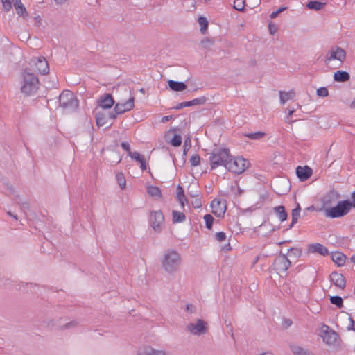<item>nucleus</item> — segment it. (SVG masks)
I'll return each instance as SVG.
<instances>
[{
	"mask_svg": "<svg viewBox=\"0 0 355 355\" xmlns=\"http://www.w3.org/2000/svg\"><path fill=\"white\" fill-rule=\"evenodd\" d=\"M349 205H351V208H355V191L352 193V201L349 200Z\"/></svg>",
	"mask_w": 355,
	"mask_h": 355,
	"instance_id": "052dcab7",
	"label": "nucleus"
},
{
	"mask_svg": "<svg viewBox=\"0 0 355 355\" xmlns=\"http://www.w3.org/2000/svg\"><path fill=\"white\" fill-rule=\"evenodd\" d=\"M17 203L21 205V208L22 209L28 208V206H29L28 203L26 202H22L19 198V200H17Z\"/></svg>",
	"mask_w": 355,
	"mask_h": 355,
	"instance_id": "6e6d98bb",
	"label": "nucleus"
},
{
	"mask_svg": "<svg viewBox=\"0 0 355 355\" xmlns=\"http://www.w3.org/2000/svg\"><path fill=\"white\" fill-rule=\"evenodd\" d=\"M5 10L8 11L12 8V2L10 0H1Z\"/></svg>",
	"mask_w": 355,
	"mask_h": 355,
	"instance_id": "09e8293b",
	"label": "nucleus"
},
{
	"mask_svg": "<svg viewBox=\"0 0 355 355\" xmlns=\"http://www.w3.org/2000/svg\"><path fill=\"white\" fill-rule=\"evenodd\" d=\"M290 348L294 355H313L311 352L297 345H290Z\"/></svg>",
	"mask_w": 355,
	"mask_h": 355,
	"instance_id": "cd10ccee",
	"label": "nucleus"
},
{
	"mask_svg": "<svg viewBox=\"0 0 355 355\" xmlns=\"http://www.w3.org/2000/svg\"><path fill=\"white\" fill-rule=\"evenodd\" d=\"M340 198V195L337 191L334 189L331 190L322 198V204L324 209L331 207Z\"/></svg>",
	"mask_w": 355,
	"mask_h": 355,
	"instance_id": "9d476101",
	"label": "nucleus"
},
{
	"mask_svg": "<svg viewBox=\"0 0 355 355\" xmlns=\"http://www.w3.org/2000/svg\"><path fill=\"white\" fill-rule=\"evenodd\" d=\"M202 44L204 47L209 48L211 44H212V42L209 39H207L202 41Z\"/></svg>",
	"mask_w": 355,
	"mask_h": 355,
	"instance_id": "bf43d9fd",
	"label": "nucleus"
},
{
	"mask_svg": "<svg viewBox=\"0 0 355 355\" xmlns=\"http://www.w3.org/2000/svg\"><path fill=\"white\" fill-rule=\"evenodd\" d=\"M308 250L311 253H318L322 256L329 254L328 249L319 243L310 244L308 247Z\"/></svg>",
	"mask_w": 355,
	"mask_h": 355,
	"instance_id": "6ab92c4d",
	"label": "nucleus"
},
{
	"mask_svg": "<svg viewBox=\"0 0 355 355\" xmlns=\"http://www.w3.org/2000/svg\"><path fill=\"white\" fill-rule=\"evenodd\" d=\"M177 198L180 203L181 204L182 207H184V202L185 200L184 191L183 188L180 185H178L177 187Z\"/></svg>",
	"mask_w": 355,
	"mask_h": 355,
	"instance_id": "f704fd0d",
	"label": "nucleus"
},
{
	"mask_svg": "<svg viewBox=\"0 0 355 355\" xmlns=\"http://www.w3.org/2000/svg\"><path fill=\"white\" fill-rule=\"evenodd\" d=\"M191 147L190 139L188 138L184 141L183 155H186L187 150Z\"/></svg>",
	"mask_w": 355,
	"mask_h": 355,
	"instance_id": "603ef678",
	"label": "nucleus"
},
{
	"mask_svg": "<svg viewBox=\"0 0 355 355\" xmlns=\"http://www.w3.org/2000/svg\"><path fill=\"white\" fill-rule=\"evenodd\" d=\"M38 72L42 75L49 73V67L46 60L44 57H40L33 60Z\"/></svg>",
	"mask_w": 355,
	"mask_h": 355,
	"instance_id": "dca6fc26",
	"label": "nucleus"
},
{
	"mask_svg": "<svg viewBox=\"0 0 355 355\" xmlns=\"http://www.w3.org/2000/svg\"><path fill=\"white\" fill-rule=\"evenodd\" d=\"M78 326V322L76 321H71L69 322L66 323L64 325L61 327L62 329H69L71 328H75Z\"/></svg>",
	"mask_w": 355,
	"mask_h": 355,
	"instance_id": "a18cd8bd",
	"label": "nucleus"
},
{
	"mask_svg": "<svg viewBox=\"0 0 355 355\" xmlns=\"http://www.w3.org/2000/svg\"><path fill=\"white\" fill-rule=\"evenodd\" d=\"M286 8H287L286 7H280V8H279L276 11L272 12L270 15V17L271 19H274V18L277 17L279 13H281L282 12H283L285 10H286Z\"/></svg>",
	"mask_w": 355,
	"mask_h": 355,
	"instance_id": "de8ad7c7",
	"label": "nucleus"
},
{
	"mask_svg": "<svg viewBox=\"0 0 355 355\" xmlns=\"http://www.w3.org/2000/svg\"><path fill=\"white\" fill-rule=\"evenodd\" d=\"M114 104V100L110 94L105 93L101 96L98 100V106L103 109L111 108Z\"/></svg>",
	"mask_w": 355,
	"mask_h": 355,
	"instance_id": "2eb2a0df",
	"label": "nucleus"
},
{
	"mask_svg": "<svg viewBox=\"0 0 355 355\" xmlns=\"http://www.w3.org/2000/svg\"><path fill=\"white\" fill-rule=\"evenodd\" d=\"M13 6L19 16L25 17L28 15L26 9L21 0H13Z\"/></svg>",
	"mask_w": 355,
	"mask_h": 355,
	"instance_id": "5701e85b",
	"label": "nucleus"
},
{
	"mask_svg": "<svg viewBox=\"0 0 355 355\" xmlns=\"http://www.w3.org/2000/svg\"><path fill=\"white\" fill-rule=\"evenodd\" d=\"M186 311L187 312L191 313H193V312L196 311V307L193 305L191 304H188L187 305V306H186Z\"/></svg>",
	"mask_w": 355,
	"mask_h": 355,
	"instance_id": "4d7b16f0",
	"label": "nucleus"
},
{
	"mask_svg": "<svg viewBox=\"0 0 355 355\" xmlns=\"http://www.w3.org/2000/svg\"><path fill=\"white\" fill-rule=\"evenodd\" d=\"M325 3L320 2L318 1H310L307 3L306 7L310 10L318 11L322 10L325 6Z\"/></svg>",
	"mask_w": 355,
	"mask_h": 355,
	"instance_id": "7c9ffc66",
	"label": "nucleus"
},
{
	"mask_svg": "<svg viewBox=\"0 0 355 355\" xmlns=\"http://www.w3.org/2000/svg\"><path fill=\"white\" fill-rule=\"evenodd\" d=\"M118 184L122 189H124L126 184L125 177L122 173H119L116 175Z\"/></svg>",
	"mask_w": 355,
	"mask_h": 355,
	"instance_id": "4c0bfd02",
	"label": "nucleus"
},
{
	"mask_svg": "<svg viewBox=\"0 0 355 355\" xmlns=\"http://www.w3.org/2000/svg\"><path fill=\"white\" fill-rule=\"evenodd\" d=\"M132 159L139 162L142 158H144L143 155H141L138 152H130L128 155Z\"/></svg>",
	"mask_w": 355,
	"mask_h": 355,
	"instance_id": "49530a36",
	"label": "nucleus"
},
{
	"mask_svg": "<svg viewBox=\"0 0 355 355\" xmlns=\"http://www.w3.org/2000/svg\"><path fill=\"white\" fill-rule=\"evenodd\" d=\"M273 210L281 222L285 221L287 219L288 214L283 205L275 207Z\"/></svg>",
	"mask_w": 355,
	"mask_h": 355,
	"instance_id": "b1692460",
	"label": "nucleus"
},
{
	"mask_svg": "<svg viewBox=\"0 0 355 355\" xmlns=\"http://www.w3.org/2000/svg\"><path fill=\"white\" fill-rule=\"evenodd\" d=\"M198 21L199 23V25L200 26V31L202 33H204L205 31L208 27V21L207 19L204 17H200L198 19Z\"/></svg>",
	"mask_w": 355,
	"mask_h": 355,
	"instance_id": "58836bf2",
	"label": "nucleus"
},
{
	"mask_svg": "<svg viewBox=\"0 0 355 355\" xmlns=\"http://www.w3.org/2000/svg\"><path fill=\"white\" fill-rule=\"evenodd\" d=\"M140 164H141V168L144 171V170H146V160L144 158H142L141 159V161L139 162Z\"/></svg>",
	"mask_w": 355,
	"mask_h": 355,
	"instance_id": "680f3d73",
	"label": "nucleus"
},
{
	"mask_svg": "<svg viewBox=\"0 0 355 355\" xmlns=\"http://www.w3.org/2000/svg\"><path fill=\"white\" fill-rule=\"evenodd\" d=\"M207 98L205 96H200L199 98L189 101L191 106L204 105L206 103Z\"/></svg>",
	"mask_w": 355,
	"mask_h": 355,
	"instance_id": "ea45409f",
	"label": "nucleus"
},
{
	"mask_svg": "<svg viewBox=\"0 0 355 355\" xmlns=\"http://www.w3.org/2000/svg\"><path fill=\"white\" fill-rule=\"evenodd\" d=\"M351 209L349 200L339 201L336 206L324 209L325 216L331 218H340L347 215Z\"/></svg>",
	"mask_w": 355,
	"mask_h": 355,
	"instance_id": "39448f33",
	"label": "nucleus"
},
{
	"mask_svg": "<svg viewBox=\"0 0 355 355\" xmlns=\"http://www.w3.org/2000/svg\"><path fill=\"white\" fill-rule=\"evenodd\" d=\"M169 143L175 147L180 146L182 144V137L180 135L175 134L173 137L169 141Z\"/></svg>",
	"mask_w": 355,
	"mask_h": 355,
	"instance_id": "c9c22d12",
	"label": "nucleus"
},
{
	"mask_svg": "<svg viewBox=\"0 0 355 355\" xmlns=\"http://www.w3.org/2000/svg\"><path fill=\"white\" fill-rule=\"evenodd\" d=\"M7 214L12 218H14L15 220H17L18 218H17V215H15L13 214L11 211H7Z\"/></svg>",
	"mask_w": 355,
	"mask_h": 355,
	"instance_id": "774afa93",
	"label": "nucleus"
},
{
	"mask_svg": "<svg viewBox=\"0 0 355 355\" xmlns=\"http://www.w3.org/2000/svg\"><path fill=\"white\" fill-rule=\"evenodd\" d=\"M231 154L228 148H216L209 156L210 167L211 170L218 166L227 168Z\"/></svg>",
	"mask_w": 355,
	"mask_h": 355,
	"instance_id": "f03ea898",
	"label": "nucleus"
},
{
	"mask_svg": "<svg viewBox=\"0 0 355 355\" xmlns=\"http://www.w3.org/2000/svg\"><path fill=\"white\" fill-rule=\"evenodd\" d=\"M312 169L308 166H299L296 168L297 176L301 181H305L308 180L312 175Z\"/></svg>",
	"mask_w": 355,
	"mask_h": 355,
	"instance_id": "a211bd4d",
	"label": "nucleus"
},
{
	"mask_svg": "<svg viewBox=\"0 0 355 355\" xmlns=\"http://www.w3.org/2000/svg\"><path fill=\"white\" fill-rule=\"evenodd\" d=\"M96 124L98 127L103 126L107 123V116L105 112H97L96 114Z\"/></svg>",
	"mask_w": 355,
	"mask_h": 355,
	"instance_id": "c85d7f7f",
	"label": "nucleus"
},
{
	"mask_svg": "<svg viewBox=\"0 0 355 355\" xmlns=\"http://www.w3.org/2000/svg\"><path fill=\"white\" fill-rule=\"evenodd\" d=\"M134 96H131L127 101L124 103H117L115 105L114 111L117 114H121L131 110L134 107Z\"/></svg>",
	"mask_w": 355,
	"mask_h": 355,
	"instance_id": "ddd939ff",
	"label": "nucleus"
},
{
	"mask_svg": "<svg viewBox=\"0 0 355 355\" xmlns=\"http://www.w3.org/2000/svg\"><path fill=\"white\" fill-rule=\"evenodd\" d=\"M211 207L212 209V213L217 217H223L226 211V205L225 202H222L220 200L215 198L211 202Z\"/></svg>",
	"mask_w": 355,
	"mask_h": 355,
	"instance_id": "f8f14e48",
	"label": "nucleus"
},
{
	"mask_svg": "<svg viewBox=\"0 0 355 355\" xmlns=\"http://www.w3.org/2000/svg\"><path fill=\"white\" fill-rule=\"evenodd\" d=\"M315 209V207L313 205H311V206L304 209L303 211V214L304 215H306L307 211H314Z\"/></svg>",
	"mask_w": 355,
	"mask_h": 355,
	"instance_id": "e2e57ef3",
	"label": "nucleus"
},
{
	"mask_svg": "<svg viewBox=\"0 0 355 355\" xmlns=\"http://www.w3.org/2000/svg\"><path fill=\"white\" fill-rule=\"evenodd\" d=\"M172 116L171 115H168V116H165L164 117H162V123H166L167 121H169L171 119H172Z\"/></svg>",
	"mask_w": 355,
	"mask_h": 355,
	"instance_id": "0e129e2a",
	"label": "nucleus"
},
{
	"mask_svg": "<svg viewBox=\"0 0 355 355\" xmlns=\"http://www.w3.org/2000/svg\"><path fill=\"white\" fill-rule=\"evenodd\" d=\"M346 258V256L340 252H335L331 254V259L338 266H343L345 263Z\"/></svg>",
	"mask_w": 355,
	"mask_h": 355,
	"instance_id": "4be33fe9",
	"label": "nucleus"
},
{
	"mask_svg": "<svg viewBox=\"0 0 355 355\" xmlns=\"http://www.w3.org/2000/svg\"><path fill=\"white\" fill-rule=\"evenodd\" d=\"M161 263L166 272L173 274L177 272L180 268V255L175 250H168L164 253Z\"/></svg>",
	"mask_w": 355,
	"mask_h": 355,
	"instance_id": "f257e3e1",
	"label": "nucleus"
},
{
	"mask_svg": "<svg viewBox=\"0 0 355 355\" xmlns=\"http://www.w3.org/2000/svg\"><path fill=\"white\" fill-rule=\"evenodd\" d=\"M186 216L183 212L176 210L172 211V221L173 223H179L185 221Z\"/></svg>",
	"mask_w": 355,
	"mask_h": 355,
	"instance_id": "bb28decb",
	"label": "nucleus"
},
{
	"mask_svg": "<svg viewBox=\"0 0 355 355\" xmlns=\"http://www.w3.org/2000/svg\"><path fill=\"white\" fill-rule=\"evenodd\" d=\"M295 96V92L290 91L288 92L279 91V98L282 104H284L286 101L292 99Z\"/></svg>",
	"mask_w": 355,
	"mask_h": 355,
	"instance_id": "2f4dec72",
	"label": "nucleus"
},
{
	"mask_svg": "<svg viewBox=\"0 0 355 355\" xmlns=\"http://www.w3.org/2000/svg\"><path fill=\"white\" fill-rule=\"evenodd\" d=\"M121 146L124 150L127 151L128 153V154L130 153V152H131L130 146L129 143H128L126 141H123L121 144Z\"/></svg>",
	"mask_w": 355,
	"mask_h": 355,
	"instance_id": "864d4df0",
	"label": "nucleus"
},
{
	"mask_svg": "<svg viewBox=\"0 0 355 355\" xmlns=\"http://www.w3.org/2000/svg\"><path fill=\"white\" fill-rule=\"evenodd\" d=\"M169 88L175 92H182L187 89V85L183 82L170 80L168 81Z\"/></svg>",
	"mask_w": 355,
	"mask_h": 355,
	"instance_id": "412c9836",
	"label": "nucleus"
},
{
	"mask_svg": "<svg viewBox=\"0 0 355 355\" xmlns=\"http://www.w3.org/2000/svg\"><path fill=\"white\" fill-rule=\"evenodd\" d=\"M349 320L350 321V325H349L347 327V329L348 331H351V330H354L355 331V321L352 319V317H349Z\"/></svg>",
	"mask_w": 355,
	"mask_h": 355,
	"instance_id": "5fc2aeb1",
	"label": "nucleus"
},
{
	"mask_svg": "<svg viewBox=\"0 0 355 355\" xmlns=\"http://www.w3.org/2000/svg\"><path fill=\"white\" fill-rule=\"evenodd\" d=\"M248 162L242 157H231L230 159L227 169L232 173L241 174L248 168Z\"/></svg>",
	"mask_w": 355,
	"mask_h": 355,
	"instance_id": "423d86ee",
	"label": "nucleus"
},
{
	"mask_svg": "<svg viewBox=\"0 0 355 355\" xmlns=\"http://www.w3.org/2000/svg\"><path fill=\"white\" fill-rule=\"evenodd\" d=\"M245 2L244 0H234L233 7L238 11H243L245 9Z\"/></svg>",
	"mask_w": 355,
	"mask_h": 355,
	"instance_id": "e433bc0d",
	"label": "nucleus"
},
{
	"mask_svg": "<svg viewBox=\"0 0 355 355\" xmlns=\"http://www.w3.org/2000/svg\"><path fill=\"white\" fill-rule=\"evenodd\" d=\"M107 114V120L108 119H111V120H114L116 118V112H110L108 113H106Z\"/></svg>",
	"mask_w": 355,
	"mask_h": 355,
	"instance_id": "13d9d810",
	"label": "nucleus"
},
{
	"mask_svg": "<svg viewBox=\"0 0 355 355\" xmlns=\"http://www.w3.org/2000/svg\"><path fill=\"white\" fill-rule=\"evenodd\" d=\"M329 300L332 304L336 305L338 308L343 306V300L338 295L331 296Z\"/></svg>",
	"mask_w": 355,
	"mask_h": 355,
	"instance_id": "72a5a7b5",
	"label": "nucleus"
},
{
	"mask_svg": "<svg viewBox=\"0 0 355 355\" xmlns=\"http://www.w3.org/2000/svg\"><path fill=\"white\" fill-rule=\"evenodd\" d=\"M325 327L329 329L328 326H325ZM338 337V334L333 330L327 329L322 331V338L323 341L329 345L335 344Z\"/></svg>",
	"mask_w": 355,
	"mask_h": 355,
	"instance_id": "4468645a",
	"label": "nucleus"
},
{
	"mask_svg": "<svg viewBox=\"0 0 355 355\" xmlns=\"http://www.w3.org/2000/svg\"><path fill=\"white\" fill-rule=\"evenodd\" d=\"M334 79L336 82H347L350 79V75L345 71H337L334 74Z\"/></svg>",
	"mask_w": 355,
	"mask_h": 355,
	"instance_id": "393cba45",
	"label": "nucleus"
},
{
	"mask_svg": "<svg viewBox=\"0 0 355 355\" xmlns=\"http://www.w3.org/2000/svg\"><path fill=\"white\" fill-rule=\"evenodd\" d=\"M291 266V261L288 259L286 254H280L275 259L273 262L274 269L280 275L282 273H286Z\"/></svg>",
	"mask_w": 355,
	"mask_h": 355,
	"instance_id": "0eeeda50",
	"label": "nucleus"
},
{
	"mask_svg": "<svg viewBox=\"0 0 355 355\" xmlns=\"http://www.w3.org/2000/svg\"><path fill=\"white\" fill-rule=\"evenodd\" d=\"M147 193L151 197L161 198L162 192L160 189L156 186H148L147 187Z\"/></svg>",
	"mask_w": 355,
	"mask_h": 355,
	"instance_id": "c756f323",
	"label": "nucleus"
},
{
	"mask_svg": "<svg viewBox=\"0 0 355 355\" xmlns=\"http://www.w3.org/2000/svg\"><path fill=\"white\" fill-rule=\"evenodd\" d=\"M195 207H201V202L200 199H196L195 200Z\"/></svg>",
	"mask_w": 355,
	"mask_h": 355,
	"instance_id": "69168bd1",
	"label": "nucleus"
},
{
	"mask_svg": "<svg viewBox=\"0 0 355 355\" xmlns=\"http://www.w3.org/2000/svg\"><path fill=\"white\" fill-rule=\"evenodd\" d=\"M67 0H54L56 4L62 5Z\"/></svg>",
	"mask_w": 355,
	"mask_h": 355,
	"instance_id": "338daca9",
	"label": "nucleus"
},
{
	"mask_svg": "<svg viewBox=\"0 0 355 355\" xmlns=\"http://www.w3.org/2000/svg\"><path fill=\"white\" fill-rule=\"evenodd\" d=\"M204 220L205 221L206 227L209 230H211L212 228L213 222L214 220V218L211 214H206L204 216Z\"/></svg>",
	"mask_w": 355,
	"mask_h": 355,
	"instance_id": "a19ab883",
	"label": "nucleus"
},
{
	"mask_svg": "<svg viewBox=\"0 0 355 355\" xmlns=\"http://www.w3.org/2000/svg\"><path fill=\"white\" fill-rule=\"evenodd\" d=\"M346 58L345 51L340 47H332L327 53L324 59L325 64H328L331 61L337 60L340 62L345 61Z\"/></svg>",
	"mask_w": 355,
	"mask_h": 355,
	"instance_id": "6e6552de",
	"label": "nucleus"
},
{
	"mask_svg": "<svg viewBox=\"0 0 355 355\" xmlns=\"http://www.w3.org/2000/svg\"><path fill=\"white\" fill-rule=\"evenodd\" d=\"M215 236L216 239L220 242H223L226 239V234L223 232H217Z\"/></svg>",
	"mask_w": 355,
	"mask_h": 355,
	"instance_id": "8fccbe9b",
	"label": "nucleus"
},
{
	"mask_svg": "<svg viewBox=\"0 0 355 355\" xmlns=\"http://www.w3.org/2000/svg\"><path fill=\"white\" fill-rule=\"evenodd\" d=\"M300 211H301V207L299 203L297 204V206L295 209L292 210L291 216H292V221L289 225V228H292L297 223L300 217Z\"/></svg>",
	"mask_w": 355,
	"mask_h": 355,
	"instance_id": "a878e982",
	"label": "nucleus"
},
{
	"mask_svg": "<svg viewBox=\"0 0 355 355\" xmlns=\"http://www.w3.org/2000/svg\"><path fill=\"white\" fill-rule=\"evenodd\" d=\"M60 107L64 112H71L75 111L78 107V101L74 94L69 90H64L59 96Z\"/></svg>",
	"mask_w": 355,
	"mask_h": 355,
	"instance_id": "20e7f679",
	"label": "nucleus"
},
{
	"mask_svg": "<svg viewBox=\"0 0 355 355\" xmlns=\"http://www.w3.org/2000/svg\"><path fill=\"white\" fill-rule=\"evenodd\" d=\"M190 105H191V103L189 101H184V102L178 103L175 107H174V108L176 110H180V109H182L186 107H191Z\"/></svg>",
	"mask_w": 355,
	"mask_h": 355,
	"instance_id": "3c124183",
	"label": "nucleus"
},
{
	"mask_svg": "<svg viewBox=\"0 0 355 355\" xmlns=\"http://www.w3.org/2000/svg\"><path fill=\"white\" fill-rule=\"evenodd\" d=\"M331 281L337 287L344 289L346 286V279L343 274L333 272L330 275Z\"/></svg>",
	"mask_w": 355,
	"mask_h": 355,
	"instance_id": "f3484780",
	"label": "nucleus"
},
{
	"mask_svg": "<svg viewBox=\"0 0 355 355\" xmlns=\"http://www.w3.org/2000/svg\"><path fill=\"white\" fill-rule=\"evenodd\" d=\"M150 225L152 228L157 232H160L162 226L164 225V216L162 211H153L150 214L149 218Z\"/></svg>",
	"mask_w": 355,
	"mask_h": 355,
	"instance_id": "1a4fd4ad",
	"label": "nucleus"
},
{
	"mask_svg": "<svg viewBox=\"0 0 355 355\" xmlns=\"http://www.w3.org/2000/svg\"><path fill=\"white\" fill-rule=\"evenodd\" d=\"M317 95L321 97H326L329 95V91L327 87H321L317 89Z\"/></svg>",
	"mask_w": 355,
	"mask_h": 355,
	"instance_id": "c03bdc74",
	"label": "nucleus"
},
{
	"mask_svg": "<svg viewBox=\"0 0 355 355\" xmlns=\"http://www.w3.org/2000/svg\"><path fill=\"white\" fill-rule=\"evenodd\" d=\"M142 354L144 355H168V353L165 350L155 349L151 346L145 347Z\"/></svg>",
	"mask_w": 355,
	"mask_h": 355,
	"instance_id": "aec40b11",
	"label": "nucleus"
},
{
	"mask_svg": "<svg viewBox=\"0 0 355 355\" xmlns=\"http://www.w3.org/2000/svg\"><path fill=\"white\" fill-rule=\"evenodd\" d=\"M200 157L198 154H194L190 159V163L192 166H197L200 164Z\"/></svg>",
	"mask_w": 355,
	"mask_h": 355,
	"instance_id": "37998d69",
	"label": "nucleus"
},
{
	"mask_svg": "<svg viewBox=\"0 0 355 355\" xmlns=\"http://www.w3.org/2000/svg\"><path fill=\"white\" fill-rule=\"evenodd\" d=\"M187 329L194 335L204 334L207 332L206 322L201 319H198L196 323L188 324Z\"/></svg>",
	"mask_w": 355,
	"mask_h": 355,
	"instance_id": "9b49d317",
	"label": "nucleus"
},
{
	"mask_svg": "<svg viewBox=\"0 0 355 355\" xmlns=\"http://www.w3.org/2000/svg\"><path fill=\"white\" fill-rule=\"evenodd\" d=\"M302 251L301 248H291L287 250L286 255L288 254L291 257H294L295 259L299 258L302 256Z\"/></svg>",
	"mask_w": 355,
	"mask_h": 355,
	"instance_id": "473e14b6",
	"label": "nucleus"
},
{
	"mask_svg": "<svg viewBox=\"0 0 355 355\" xmlns=\"http://www.w3.org/2000/svg\"><path fill=\"white\" fill-rule=\"evenodd\" d=\"M39 85L40 83L37 77L28 69H25L23 72L21 92L27 96H31L37 92L39 89Z\"/></svg>",
	"mask_w": 355,
	"mask_h": 355,
	"instance_id": "7ed1b4c3",
	"label": "nucleus"
},
{
	"mask_svg": "<svg viewBox=\"0 0 355 355\" xmlns=\"http://www.w3.org/2000/svg\"><path fill=\"white\" fill-rule=\"evenodd\" d=\"M265 135L266 134L263 132H257L249 133V134L246 135V137H248L250 139L256 140V139H261L262 137H263V136H265Z\"/></svg>",
	"mask_w": 355,
	"mask_h": 355,
	"instance_id": "79ce46f5",
	"label": "nucleus"
}]
</instances>
